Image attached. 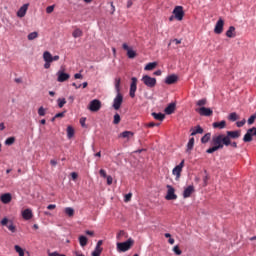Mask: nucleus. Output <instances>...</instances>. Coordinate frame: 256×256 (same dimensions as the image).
Instances as JSON below:
<instances>
[{
  "instance_id": "f257e3e1",
  "label": "nucleus",
  "mask_w": 256,
  "mask_h": 256,
  "mask_svg": "<svg viewBox=\"0 0 256 256\" xmlns=\"http://www.w3.org/2000/svg\"><path fill=\"white\" fill-rule=\"evenodd\" d=\"M211 144H212V147H209L208 149H206L207 154H213L216 151L223 149L224 146L229 147L226 137L223 134L213 136L211 139Z\"/></svg>"
},
{
  "instance_id": "f03ea898",
  "label": "nucleus",
  "mask_w": 256,
  "mask_h": 256,
  "mask_svg": "<svg viewBox=\"0 0 256 256\" xmlns=\"http://www.w3.org/2000/svg\"><path fill=\"white\" fill-rule=\"evenodd\" d=\"M134 245V240L132 238H128L125 242H118L116 244V250L120 253H125L131 249Z\"/></svg>"
},
{
  "instance_id": "7ed1b4c3",
  "label": "nucleus",
  "mask_w": 256,
  "mask_h": 256,
  "mask_svg": "<svg viewBox=\"0 0 256 256\" xmlns=\"http://www.w3.org/2000/svg\"><path fill=\"white\" fill-rule=\"evenodd\" d=\"M228 145L231 144V139L236 140L241 137V130H234V131H226V135H224Z\"/></svg>"
},
{
  "instance_id": "20e7f679",
  "label": "nucleus",
  "mask_w": 256,
  "mask_h": 256,
  "mask_svg": "<svg viewBox=\"0 0 256 256\" xmlns=\"http://www.w3.org/2000/svg\"><path fill=\"white\" fill-rule=\"evenodd\" d=\"M142 83L150 89L155 88L157 85V80L155 77H151L149 75L142 76Z\"/></svg>"
},
{
  "instance_id": "39448f33",
  "label": "nucleus",
  "mask_w": 256,
  "mask_h": 256,
  "mask_svg": "<svg viewBox=\"0 0 256 256\" xmlns=\"http://www.w3.org/2000/svg\"><path fill=\"white\" fill-rule=\"evenodd\" d=\"M254 136H256V127H251L247 129L246 133L243 136V142L244 143L252 142Z\"/></svg>"
},
{
  "instance_id": "423d86ee",
  "label": "nucleus",
  "mask_w": 256,
  "mask_h": 256,
  "mask_svg": "<svg viewBox=\"0 0 256 256\" xmlns=\"http://www.w3.org/2000/svg\"><path fill=\"white\" fill-rule=\"evenodd\" d=\"M184 166H185V160L182 159L180 161V164L176 165V167L172 169V175L176 176V181H179V179L181 178V173L183 171Z\"/></svg>"
},
{
  "instance_id": "0eeeda50",
  "label": "nucleus",
  "mask_w": 256,
  "mask_h": 256,
  "mask_svg": "<svg viewBox=\"0 0 256 256\" xmlns=\"http://www.w3.org/2000/svg\"><path fill=\"white\" fill-rule=\"evenodd\" d=\"M172 14L174 15V18H176L178 21H182L185 16L183 6L174 7V11H172Z\"/></svg>"
},
{
  "instance_id": "6e6552de",
  "label": "nucleus",
  "mask_w": 256,
  "mask_h": 256,
  "mask_svg": "<svg viewBox=\"0 0 256 256\" xmlns=\"http://www.w3.org/2000/svg\"><path fill=\"white\" fill-rule=\"evenodd\" d=\"M166 188H168V191L166 192V200H177L178 196L175 193V188L170 184L166 185Z\"/></svg>"
},
{
  "instance_id": "1a4fd4ad",
  "label": "nucleus",
  "mask_w": 256,
  "mask_h": 256,
  "mask_svg": "<svg viewBox=\"0 0 256 256\" xmlns=\"http://www.w3.org/2000/svg\"><path fill=\"white\" fill-rule=\"evenodd\" d=\"M195 112H197L202 117H211L213 115V110L208 107L196 108Z\"/></svg>"
},
{
  "instance_id": "9d476101",
  "label": "nucleus",
  "mask_w": 256,
  "mask_h": 256,
  "mask_svg": "<svg viewBox=\"0 0 256 256\" xmlns=\"http://www.w3.org/2000/svg\"><path fill=\"white\" fill-rule=\"evenodd\" d=\"M102 108V103L99 99H94L90 102L88 109L91 112H98Z\"/></svg>"
},
{
  "instance_id": "9b49d317",
  "label": "nucleus",
  "mask_w": 256,
  "mask_h": 256,
  "mask_svg": "<svg viewBox=\"0 0 256 256\" xmlns=\"http://www.w3.org/2000/svg\"><path fill=\"white\" fill-rule=\"evenodd\" d=\"M123 103V95L121 92H118L116 94V97H114V103L112 104V107L114 110L118 111L121 108V105Z\"/></svg>"
},
{
  "instance_id": "f8f14e48",
  "label": "nucleus",
  "mask_w": 256,
  "mask_h": 256,
  "mask_svg": "<svg viewBox=\"0 0 256 256\" xmlns=\"http://www.w3.org/2000/svg\"><path fill=\"white\" fill-rule=\"evenodd\" d=\"M223 28H224V20L222 18H219L215 24L214 27V33L216 35H220L223 33Z\"/></svg>"
},
{
  "instance_id": "ddd939ff",
  "label": "nucleus",
  "mask_w": 256,
  "mask_h": 256,
  "mask_svg": "<svg viewBox=\"0 0 256 256\" xmlns=\"http://www.w3.org/2000/svg\"><path fill=\"white\" fill-rule=\"evenodd\" d=\"M122 49L127 52L128 59H134L137 56L136 51L130 48L127 43L122 44Z\"/></svg>"
},
{
  "instance_id": "4468645a",
  "label": "nucleus",
  "mask_w": 256,
  "mask_h": 256,
  "mask_svg": "<svg viewBox=\"0 0 256 256\" xmlns=\"http://www.w3.org/2000/svg\"><path fill=\"white\" fill-rule=\"evenodd\" d=\"M57 77H58V79H57L58 82L64 83L70 79V74L65 73L64 70H59L57 72Z\"/></svg>"
},
{
  "instance_id": "2eb2a0df",
  "label": "nucleus",
  "mask_w": 256,
  "mask_h": 256,
  "mask_svg": "<svg viewBox=\"0 0 256 256\" xmlns=\"http://www.w3.org/2000/svg\"><path fill=\"white\" fill-rule=\"evenodd\" d=\"M178 80H179L178 75L170 74V75L166 76V79L164 80V83L166 85H174L178 82Z\"/></svg>"
},
{
  "instance_id": "dca6fc26",
  "label": "nucleus",
  "mask_w": 256,
  "mask_h": 256,
  "mask_svg": "<svg viewBox=\"0 0 256 256\" xmlns=\"http://www.w3.org/2000/svg\"><path fill=\"white\" fill-rule=\"evenodd\" d=\"M137 82L138 79L136 77H132V83H130V98H135V93L137 91Z\"/></svg>"
},
{
  "instance_id": "f3484780",
  "label": "nucleus",
  "mask_w": 256,
  "mask_h": 256,
  "mask_svg": "<svg viewBox=\"0 0 256 256\" xmlns=\"http://www.w3.org/2000/svg\"><path fill=\"white\" fill-rule=\"evenodd\" d=\"M195 192L194 185H188L186 188H184L182 196L184 199L190 198L191 195Z\"/></svg>"
},
{
  "instance_id": "a211bd4d",
  "label": "nucleus",
  "mask_w": 256,
  "mask_h": 256,
  "mask_svg": "<svg viewBox=\"0 0 256 256\" xmlns=\"http://www.w3.org/2000/svg\"><path fill=\"white\" fill-rule=\"evenodd\" d=\"M227 126V123L225 120H221V121H215L212 123V128L213 129H219V130H223L225 129Z\"/></svg>"
},
{
  "instance_id": "6ab92c4d",
  "label": "nucleus",
  "mask_w": 256,
  "mask_h": 256,
  "mask_svg": "<svg viewBox=\"0 0 256 256\" xmlns=\"http://www.w3.org/2000/svg\"><path fill=\"white\" fill-rule=\"evenodd\" d=\"M22 217L24 220L29 221L33 218V212L30 208H26L22 211Z\"/></svg>"
},
{
  "instance_id": "aec40b11",
  "label": "nucleus",
  "mask_w": 256,
  "mask_h": 256,
  "mask_svg": "<svg viewBox=\"0 0 256 256\" xmlns=\"http://www.w3.org/2000/svg\"><path fill=\"white\" fill-rule=\"evenodd\" d=\"M190 131V136H196L197 134L204 133V129L200 125H196L194 128H191Z\"/></svg>"
},
{
  "instance_id": "412c9836",
  "label": "nucleus",
  "mask_w": 256,
  "mask_h": 256,
  "mask_svg": "<svg viewBox=\"0 0 256 256\" xmlns=\"http://www.w3.org/2000/svg\"><path fill=\"white\" fill-rule=\"evenodd\" d=\"M28 7H29V4H24L17 12V16L19 18H24L26 13H27V10H28Z\"/></svg>"
},
{
  "instance_id": "4be33fe9",
  "label": "nucleus",
  "mask_w": 256,
  "mask_h": 256,
  "mask_svg": "<svg viewBox=\"0 0 256 256\" xmlns=\"http://www.w3.org/2000/svg\"><path fill=\"white\" fill-rule=\"evenodd\" d=\"M175 108H176V104L170 103L168 104V106H166V109H164V113H166V115H172L175 111Z\"/></svg>"
},
{
  "instance_id": "5701e85b",
  "label": "nucleus",
  "mask_w": 256,
  "mask_h": 256,
  "mask_svg": "<svg viewBox=\"0 0 256 256\" xmlns=\"http://www.w3.org/2000/svg\"><path fill=\"white\" fill-rule=\"evenodd\" d=\"M133 136H134V132L128 131V130L118 134V138H122V139H130Z\"/></svg>"
},
{
  "instance_id": "b1692460",
  "label": "nucleus",
  "mask_w": 256,
  "mask_h": 256,
  "mask_svg": "<svg viewBox=\"0 0 256 256\" xmlns=\"http://www.w3.org/2000/svg\"><path fill=\"white\" fill-rule=\"evenodd\" d=\"M12 200V195L10 193H4L1 195V202L4 204H9Z\"/></svg>"
},
{
  "instance_id": "393cba45",
  "label": "nucleus",
  "mask_w": 256,
  "mask_h": 256,
  "mask_svg": "<svg viewBox=\"0 0 256 256\" xmlns=\"http://www.w3.org/2000/svg\"><path fill=\"white\" fill-rule=\"evenodd\" d=\"M235 31H236V28L234 26H230L225 33L226 37L235 38L236 37Z\"/></svg>"
},
{
  "instance_id": "a878e982",
  "label": "nucleus",
  "mask_w": 256,
  "mask_h": 256,
  "mask_svg": "<svg viewBox=\"0 0 256 256\" xmlns=\"http://www.w3.org/2000/svg\"><path fill=\"white\" fill-rule=\"evenodd\" d=\"M43 59L46 63H53V56L49 51L44 52Z\"/></svg>"
},
{
  "instance_id": "bb28decb",
  "label": "nucleus",
  "mask_w": 256,
  "mask_h": 256,
  "mask_svg": "<svg viewBox=\"0 0 256 256\" xmlns=\"http://www.w3.org/2000/svg\"><path fill=\"white\" fill-rule=\"evenodd\" d=\"M152 117H154L155 120H158L160 122H163L165 119V114L164 113H157V112H152Z\"/></svg>"
},
{
  "instance_id": "cd10ccee",
  "label": "nucleus",
  "mask_w": 256,
  "mask_h": 256,
  "mask_svg": "<svg viewBox=\"0 0 256 256\" xmlns=\"http://www.w3.org/2000/svg\"><path fill=\"white\" fill-rule=\"evenodd\" d=\"M194 144H195V138L194 137L189 138L186 146L187 147L186 152L192 151L194 148Z\"/></svg>"
},
{
  "instance_id": "c85d7f7f",
  "label": "nucleus",
  "mask_w": 256,
  "mask_h": 256,
  "mask_svg": "<svg viewBox=\"0 0 256 256\" xmlns=\"http://www.w3.org/2000/svg\"><path fill=\"white\" fill-rule=\"evenodd\" d=\"M158 63L157 62H150L148 64H146V66L144 67L145 71H153L156 67H157Z\"/></svg>"
},
{
  "instance_id": "c756f323",
  "label": "nucleus",
  "mask_w": 256,
  "mask_h": 256,
  "mask_svg": "<svg viewBox=\"0 0 256 256\" xmlns=\"http://www.w3.org/2000/svg\"><path fill=\"white\" fill-rule=\"evenodd\" d=\"M120 86H121V78L116 77L114 79V88L116 89V93H120Z\"/></svg>"
},
{
  "instance_id": "7c9ffc66",
  "label": "nucleus",
  "mask_w": 256,
  "mask_h": 256,
  "mask_svg": "<svg viewBox=\"0 0 256 256\" xmlns=\"http://www.w3.org/2000/svg\"><path fill=\"white\" fill-rule=\"evenodd\" d=\"M210 139H211V133L208 132L201 137L200 141L202 144H207L210 141Z\"/></svg>"
},
{
  "instance_id": "2f4dec72",
  "label": "nucleus",
  "mask_w": 256,
  "mask_h": 256,
  "mask_svg": "<svg viewBox=\"0 0 256 256\" xmlns=\"http://www.w3.org/2000/svg\"><path fill=\"white\" fill-rule=\"evenodd\" d=\"M228 120L231 122H236L237 120H239V115L236 112H231L228 115Z\"/></svg>"
},
{
  "instance_id": "473e14b6",
  "label": "nucleus",
  "mask_w": 256,
  "mask_h": 256,
  "mask_svg": "<svg viewBox=\"0 0 256 256\" xmlns=\"http://www.w3.org/2000/svg\"><path fill=\"white\" fill-rule=\"evenodd\" d=\"M75 135V130L72 126H68L67 127V136H68V139H72Z\"/></svg>"
},
{
  "instance_id": "72a5a7b5",
  "label": "nucleus",
  "mask_w": 256,
  "mask_h": 256,
  "mask_svg": "<svg viewBox=\"0 0 256 256\" xmlns=\"http://www.w3.org/2000/svg\"><path fill=\"white\" fill-rule=\"evenodd\" d=\"M79 242L81 247H85L88 244V238L86 236H79Z\"/></svg>"
},
{
  "instance_id": "f704fd0d",
  "label": "nucleus",
  "mask_w": 256,
  "mask_h": 256,
  "mask_svg": "<svg viewBox=\"0 0 256 256\" xmlns=\"http://www.w3.org/2000/svg\"><path fill=\"white\" fill-rule=\"evenodd\" d=\"M82 36H83V31L81 29L77 28V29L74 30L73 37L75 39L80 38Z\"/></svg>"
},
{
  "instance_id": "c9c22d12",
  "label": "nucleus",
  "mask_w": 256,
  "mask_h": 256,
  "mask_svg": "<svg viewBox=\"0 0 256 256\" xmlns=\"http://www.w3.org/2000/svg\"><path fill=\"white\" fill-rule=\"evenodd\" d=\"M65 214L68 215L69 217H73L75 214V210L72 207H66Z\"/></svg>"
},
{
  "instance_id": "e433bc0d",
  "label": "nucleus",
  "mask_w": 256,
  "mask_h": 256,
  "mask_svg": "<svg viewBox=\"0 0 256 256\" xmlns=\"http://www.w3.org/2000/svg\"><path fill=\"white\" fill-rule=\"evenodd\" d=\"M206 104H207V99L206 98L199 99L196 102V106H198V107H204Z\"/></svg>"
},
{
  "instance_id": "4c0bfd02",
  "label": "nucleus",
  "mask_w": 256,
  "mask_h": 256,
  "mask_svg": "<svg viewBox=\"0 0 256 256\" xmlns=\"http://www.w3.org/2000/svg\"><path fill=\"white\" fill-rule=\"evenodd\" d=\"M38 38V32L34 31V32H31L29 35H28V40L29 41H33L35 39Z\"/></svg>"
},
{
  "instance_id": "58836bf2",
  "label": "nucleus",
  "mask_w": 256,
  "mask_h": 256,
  "mask_svg": "<svg viewBox=\"0 0 256 256\" xmlns=\"http://www.w3.org/2000/svg\"><path fill=\"white\" fill-rule=\"evenodd\" d=\"M255 120H256V113L252 114L248 120H247V124L248 125H253L255 123Z\"/></svg>"
},
{
  "instance_id": "ea45409f",
  "label": "nucleus",
  "mask_w": 256,
  "mask_h": 256,
  "mask_svg": "<svg viewBox=\"0 0 256 256\" xmlns=\"http://www.w3.org/2000/svg\"><path fill=\"white\" fill-rule=\"evenodd\" d=\"M57 102L59 108H63L64 105L67 103L66 98H58Z\"/></svg>"
},
{
  "instance_id": "a19ab883",
  "label": "nucleus",
  "mask_w": 256,
  "mask_h": 256,
  "mask_svg": "<svg viewBox=\"0 0 256 256\" xmlns=\"http://www.w3.org/2000/svg\"><path fill=\"white\" fill-rule=\"evenodd\" d=\"M15 142V137H8L6 140H5V145L7 146H11L13 145Z\"/></svg>"
},
{
  "instance_id": "79ce46f5",
  "label": "nucleus",
  "mask_w": 256,
  "mask_h": 256,
  "mask_svg": "<svg viewBox=\"0 0 256 256\" xmlns=\"http://www.w3.org/2000/svg\"><path fill=\"white\" fill-rule=\"evenodd\" d=\"M204 176H203V183H204V186H207L208 184V180L210 179V176L209 174L207 173V170H204Z\"/></svg>"
},
{
  "instance_id": "37998d69",
  "label": "nucleus",
  "mask_w": 256,
  "mask_h": 256,
  "mask_svg": "<svg viewBox=\"0 0 256 256\" xmlns=\"http://www.w3.org/2000/svg\"><path fill=\"white\" fill-rule=\"evenodd\" d=\"M103 251V248H99L96 246L94 252H92V256H100Z\"/></svg>"
},
{
  "instance_id": "c03bdc74",
  "label": "nucleus",
  "mask_w": 256,
  "mask_h": 256,
  "mask_svg": "<svg viewBox=\"0 0 256 256\" xmlns=\"http://www.w3.org/2000/svg\"><path fill=\"white\" fill-rule=\"evenodd\" d=\"M120 121H121V116L119 115V113L114 114V121H113L114 125H118Z\"/></svg>"
},
{
  "instance_id": "a18cd8bd",
  "label": "nucleus",
  "mask_w": 256,
  "mask_h": 256,
  "mask_svg": "<svg viewBox=\"0 0 256 256\" xmlns=\"http://www.w3.org/2000/svg\"><path fill=\"white\" fill-rule=\"evenodd\" d=\"M7 228L9 229V231H11L12 233L16 232V226L13 224V222L11 221L10 223H8Z\"/></svg>"
},
{
  "instance_id": "49530a36",
  "label": "nucleus",
  "mask_w": 256,
  "mask_h": 256,
  "mask_svg": "<svg viewBox=\"0 0 256 256\" xmlns=\"http://www.w3.org/2000/svg\"><path fill=\"white\" fill-rule=\"evenodd\" d=\"M38 115H39L40 117H44V116L46 115V109H45L43 106H41V107L39 108V110H38Z\"/></svg>"
},
{
  "instance_id": "de8ad7c7",
  "label": "nucleus",
  "mask_w": 256,
  "mask_h": 256,
  "mask_svg": "<svg viewBox=\"0 0 256 256\" xmlns=\"http://www.w3.org/2000/svg\"><path fill=\"white\" fill-rule=\"evenodd\" d=\"M246 124V119H242L241 121L236 122L237 128H242Z\"/></svg>"
},
{
  "instance_id": "09e8293b",
  "label": "nucleus",
  "mask_w": 256,
  "mask_h": 256,
  "mask_svg": "<svg viewBox=\"0 0 256 256\" xmlns=\"http://www.w3.org/2000/svg\"><path fill=\"white\" fill-rule=\"evenodd\" d=\"M106 183L108 185H112L113 184V177L111 175L106 176Z\"/></svg>"
},
{
  "instance_id": "8fccbe9b",
  "label": "nucleus",
  "mask_w": 256,
  "mask_h": 256,
  "mask_svg": "<svg viewBox=\"0 0 256 256\" xmlns=\"http://www.w3.org/2000/svg\"><path fill=\"white\" fill-rule=\"evenodd\" d=\"M9 219L7 217H4L2 220H1V225L2 226H8L9 225Z\"/></svg>"
},
{
  "instance_id": "3c124183",
  "label": "nucleus",
  "mask_w": 256,
  "mask_h": 256,
  "mask_svg": "<svg viewBox=\"0 0 256 256\" xmlns=\"http://www.w3.org/2000/svg\"><path fill=\"white\" fill-rule=\"evenodd\" d=\"M132 198V193L124 195V202H129Z\"/></svg>"
},
{
  "instance_id": "603ef678",
  "label": "nucleus",
  "mask_w": 256,
  "mask_h": 256,
  "mask_svg": "<svg viewBox=\"0 0 256 256\" xmlns=\"http://www.w3.org/2000/svg\"><path fill=\"white\" fill-rule=\"evenodd\" d=\"M156 126H159V123L150 122V123L146 124V127H148V128H154Z\"/></svg>"
},
{
  "instance_id": "864d4df0",
  "label": "nucleus",
  "mask_w": 256,
  "mask_h": 256,
  "mask_svg": "<svg viewBox=\"0 0 256 256\" xmlns=\"http://www.w3.org/2000/svg\"><path fill=\"white\" fill-rule=\"evenodd\" d=\"M174 253H175L176 255H181V254H182V250H180L179 246H176V247L174 248Z\"/></svg>"
},
{
  "instance_id": "5fc2aeb1",
  "label": "nucleus",
  "mask_w": 256,
  "mask_h": 256,
  "mask_svg": "<svg viewBox=\"0 0 256 256\" xmlns=\"http://www.w3.org/2000/svg\"><path fill=\"white\" fill-rule=\"evenodd\" d=\"M15 251H16L19 255L24 252V250H23L20 246H18V245L15 246Z\"/></svg>"
},
{
  "instance_id": "6e6d98bb",
  "label": "nucleus",
  "mask_w": 256,
  "mask_h": 256,
  "mask_svg": "<svg viewBox=\"0 0 256 256\" xmlns=\"http://www.w3.org/2000/svg\"><path fill=\"white\" fill-rule=\"evenodd\" d=\"M46 11H47V14L53 13V11H54V6H53V5L48 6L47 9H46Z\"/></svg>"
},
{
  "instance_id": "4d7b16f0",
  "label": "nucleus",
  "mask_w": 256,
  "mask_h": 256,
  "mask_svg": "<svg viewBox=\"0 0 256 256\" xmlns=\"http://www.w3.org/2000/svg\"><path fill=\"white\" fill-rule=\"evenodd\" d=\"M229 146H231V147L234 148V149H237V148H238V144H237L236 141H233V142L230 141Z\"/></svg>"
},
{
  "instance_id": "13d9d810",
  "label": "nucleus",
  "mask_w": 256,
  "mask_h": 256,
  "mask_svg": "<svg viewBox=\"0 0 256 256\" xmlns=\"http://www.w3.org/2000/svg\"><path fill=\"white\" fill-rule=\"evenodd\" d=\"M100 175L102 176V178H107V173L105 169H100Z\"/></svg>"
},
{
  "instance_id": "bf43d9fd",
  "label": "nucleus",
  "mask_w": 256,
  "mask_h": 256,
  "mask_svg": "<svg viewBox=\"0 0 256 256\" xmlns=\"http://www.w3.org/2000/svg\"><path fill=\"white\" fill-rule=\"evenodd\" d=\"M65 116V112H59L55 115V118H63Z\"/></svg>"
},
{
  "instance_id": "052dcab7",
  "label": "nucleus",
  "mask_w": 256,
  "mask_h": 256,
  "mask_svg": "<svg viewBox=\"0 0 256 256\" xmlns=\"http://www.w3.org/2000/svg\"><path fill=\"white\" fill-rule=\"evenodd\" d=\"M80 124L82 125V127H86V118H81L80 119Z\"/></svg>"
},
{
  "instance_id": "680f3d73",
  "label": "nucleus",
  "mask_w": 256,
  "mask_h": 256,
  "mask_svg": "<svg viewBox=\"0 0 256 256\" xmlns=\"http://www.w3.org/2000/svg\"><path fill=\"white\" fill-rule=\"evenodd\" d=\"M71 177L75 181L78 178V173L77 172H72Z\"/></svg>"
},
{
  "instance_id": "e2e57ef3",
  "label": "nucleus",
  "mask_w": 256,
  "mask_h": 256,
  "mask_svg": "<svg viewBox=\"0 0 256 256\" xmlns=\"http://www.w3.org/2000/svg\"><path fill=\"white\" fill-rule=\"evenodd\" d=\"M47 208H48V210H54V209H56V204H49L47 206Z\"/></svg>"
},
{
  "instance_id": "0e129e2a",
  "label": "nucleus",
  "mask_w": 256,
  "mask_h": 256,
  "mask_svg": "<svg viewBox=\"0 0 256 256\" xmlns=\"http://www.w3.org/2000/svg\"><path fill=\"white\" fill-rule=\"evenodd\" d=\"M125 235V231L124 230H120V232H119V234L116 236V238H120V237H122V236H124Z\"/></svg>"
},
{
  "instance_id": "69168bd1",
  "label": "nucleus",
  "mask_w": 256,
  "mask_h": 256,
  "mask_svg": "<svg viewBox=\"0 0 256 256\" xmlns=\"http://www.w3.org/2000/svg\"><path fill=\"white\" fill-rule=\"evenodd\" d=\"M74 77L76 80H78V79H82L83 75L81 73H76Z\"/></svg>"
},
{
  "instance_id": "338daca9",
  "label": "nucleus",
  "mask_w": 256,
  "mask_h": 256,
  "mask_svg": "<svg viewBox=\"0 0 256 256\" xmlns=\"http://www.w3.org/2000/svg\"><path fill=\"white\" fill-rule=\"evenodd\" d=\"M74 255H75V256H85V255L82 254V252H80L79 250H76V251L74 252Z\"/></svg>"
},
{
  "instance_id": "774afa93",
  "label": "nucleus",
  "mask_w": 256,
  "mask_h": 256,
  "mask_svg": "<svg viewBox=\"0 0 256 256\" xmlns=\"http://www.w3.org/2000/svg\"><path fill=\"white\" fill-rule=\"evenodd\" d=\"M59 252H49L48 256H59Z\"/></svg>"
}]
</instances>
